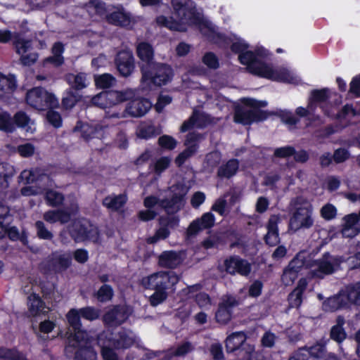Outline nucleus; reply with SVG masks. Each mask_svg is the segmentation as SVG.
Masks as SVG:
<instances>
[{"label":"nucleus","mask_w":360,"mask_h":360,"mask_svg":"<svg viewBox=\"0 0 360 360\" xmlns=\"http://www.w3.org/2000/svg\"><path fill=\"white\" fill-rule=\"evenodd\" d=\"M99 316V309L91 306L80 309L72 308L67 313V321L74 331V342L70 345L76 349L73 360H97V352L86 331L82 329L81 318L93 321L98 319Z\"/></svg>","instance_id":"obj_1"},{"label":"nucleus","mask_w":360,"mask_h":360,"mask_svg":"<svg viewBox=\"0 0 360 360\" xmlns=\"http://www.w3.org/2000/svg\"><path fill=\"white\" fill-rule=\"evenodd\" d=\"M179 279L173 271H160L143 277L141 285L144 289L154 290L149 297V302L151 306L157 307L167 299L169 293L175 291Z\"/></svg>","instance_id":"obj_2"},{"label":"nucleus","mask_w":360,"mask_h":360,"mask_svg":"<svg viewBox=\"0 0 360 360\" xmlns=\"http://www.w3.org/2000/svg\"><path fill=\"white\" fill-rule=\"evenodd\" d=\"M352 304L360 306V282L348 285L345 290L327 298L323 302V309L327 312H335L349 308Z\"/></svg>","instance_id":"obj_3"},{"label":"nucleus","mask_w":360,"mask_h":360,"mask_svg":"<svg viewBox=\"0 0 360 360\" xmlns=\"http://www.w3.org/2000/svg\"><path fill=\"white\" fill-rule=\"evenodd\" d=\"M141 72L142 84L160 87L166 85L174 76L172 68L165 63H155L150 68H143Z\"/></svg>","instance_id":"obj_4"},{"label":"nucleus","mask_w":360,"mask_h":360,"mask_svg":"<svg viewBox=\"0 0 360 360\" xmlns=\"http://www.w3.org/2000/svg\"><path fill=\"white\" fill-rule=\"evenodd\" d=\"M25 101L27 105L39 111L48 108H56L59 105L56 96L42 86L33 87L26 93Z\"/></svg>","instance_id":"obj_5"},{"label":"nucleus","mask_w":360,"mask_h":360,"mask_svg":"<svg viewBox=\"0 0 360 360\" xmlns=\"http://www.w3.org/2000/svg\"><path fill=\"white\" fill-rule=\"evenodd\" d=\"M72 264V255L68 252H52L39 265L41 271L44 274H62Z\"/></svg>","instance_id":"obj_6"},{"label":"nucleus","mask_w":360,"mask_h":360,"mask_svg":"<svg viewBox=\"0 0 360 360\" xmlns=\"http://www.w3.org/2000/svg\"><path fill=\"white\" fill-rule=\"evenodd\" d=\"M69 232L76 243L96 241L99 236L98 228L85 218L75 220L70 227Z\"/></svg>","instance_id":"obj_7"},{"label":"nucleus","mask_w":360,"mask_h":360,"mask_svg":"<svg viewBox=\"0 0 360 360\" xmlns=\"http://www.w3.org/2000/svg\"><path fill=\"white\" fill-rule=\"evenodd\" d=\"M135 96V90L127 89L122 91L107 90L93 98V102L101 108H110L128 101Z\"/></svg>","instance_id":"obj_8"},{"label":"nucleus","mask_w":360,"mask_h":360,"mask_svg":"<svg viewBox=\"0 0 360 360\" xmlns=\"http://www.w3.org/2000/svg\"><path fill=\"white\" fill-rule=\"evenodd\" d=\"M174 9L179 20H176L171 16L167 17L162 15L156 18V22L158 25L166 27L172 31H184L186 30L185 25L181 22V20H186L188 19L187 14L189 13V11L186 5L182 3L174 4Z\"/></svg>","instance_id":"obj_9"},{"label":"nucleus","mask_w":360,"mask_h":360,"mask_svg":"<svg viewBox=\"0 0 360 360\" xmlns=\"http://www.w3.org/2000/svg\"><path fill=\"white\" fill-rule=\"evenodd\" d=\"M312 214L313 207L310 204L307 206L297 207L290 218V226L294 227L295 231L301 229H308L311 228L314 222Z\"/></svg>","instance_id":"obj_10"},{"label":"nucleus","mask_w":360,"mask_h":360,"mask_svg":"<svg viewBox=\"0 0 360 360\" xmlns=\"http://www.w3.org/2000/svg\"><path fill=\"white\" fill-rule=\"evenodd\" d=\"M273 113L263 110H244L238 108L234 113V122L243 125H250L253 122L266 120Z\"/></svg>","instance_id":"obj_11"},{"label":"nucleus","mask_w":360,"mask_h":360,"mask_svg":"<svg viewBox=\"0 0 360 360\" xmlns=\"http://www.w3.org/2000/svg\"><path fill=\"white\" fill-rule=\"evenodd\" d=\"M224 266L226 273L231 275L238 274L243 276H247L252 270L250 263L238 255H231L226 258L224 261Z\"/></svg>","instance_id":"obj_12"},{"label":"nucleus","mask_w":360,"mask_h":360,"mask_svg":"<svg viewBox=\"0 0 360 360\" xmlns=\"http://www.w3.org/2000/svg\"><path fill=\"white\" fill-rule=\"evenodd\" d=\"M238 305L239 302L233 296L229 295L222 300L215 312L216 321L222 325L227 324L231 320L233 307Z\"/></svg>","instance_id":"obj_13"},{"label":"nucleus","mask_w":360,"mask_h":360,"mask_svg":"<svg viewBox=\"0 0 360 360\" xmlns=\"http://www.w3.org/2000/svg\"><path fill=\"white\" fill-rule=\"evenodd\" d=\"M317 269L313 271V275L322 278L325 275L332 274L339 267L340 261L329 252H325L321 259L316 261Z\"/></svg>","instance_id":"obj_14"},{"label":"nucleus","mask_w":360,"mask_h":360,"mask_svg":"<svg viewBox=\"0 0 360 360\" xmlns=\"http://www.w3.org/2000/svg\"><path fill=\"white\" fill-rule=\"evenodd\" d=\"M200 134L199 133L192 132L187 135L185 146L186 148L181 152L175 158V164L178 167H181L186 161L194 155L199 148L198 141L200 139Z\"/></svg>","instance_id":"obj_15"},{"label":"nucleus","mask_w":360,"mask_h":360,"mask_svg":"<svg viewBox=\"0 0 360 360\" xmlns=\"http://www.w3.org/2000/svg\"><path fill=\"white\" fill-rule=\"evenodd\" d=\"M115 63L119 74L124 77L130 76L135 68L134 58L129 51H120L115 56Z\"/></svg>","instance_id":"obj_16"},{"label":"nucleus","mask_w":360,"mask_h":360,"mask_svg":"<svg viewBox=\"0 0 360 360\" xmlns=\"http://www.w3.org/2000/svg\"><path fill=\"white\" fill-rule=\"evenodd\" d=\"M129 317L126 307L120 304L114 305L112 309L103 315V322L105 326H120Z\"/></svg>","instance_id":"obj_17"},{"label":"nucleus","mask_w":360,"mask_h":360,"mask_svg":"<svg viewBox=\"0 0 360 360\" xmlns=\"http://www.w3.org/2000/svg\"><path fill=\"white\" fill-rule=\"evenodd\" d=\"M215 222L214 215L209 212L204 213L201 217L193 220L188 226L186 233L188 237L196 236L199 232L211 229Z\"/></svg>","instance_id":"obj_18"},{"label":"nucleus","mask_w":360,"mask_h":360,"mask_svg":"<svg viewBox=\"0 0 360 360\" xmlns=\"http://www.w3.org/2000/svg\"><path fill=\"white\" fill-rule=\"evenodd\" d=\"M135 96L136 91L135 90ZM129 103L127 106V112L134 117H140L143 116L150 108L151 103L148 99L144 98H137L128 100Z\"/></svg>","instance_id":"obj_19"},{"label":"nucleus","mask_w":360,"mask_h":360,"mask_svg":"<svg viewBox=\"0 0 360 360\" xmlns=\"http://www.w3.org/2000/svg\"><path fill=\"white\" fill-rule=\"evenodd\" d=\"M136 54L141 60L139 63L141 71H142L143 68H150L151 65L155 63L154 61V49L149 42L141 41L139 43L136 47Z\"/></svg>","instance_id":"obj_20"},{"label":"nucleus","mask_w":360,"mask_h":360,"mask_svg":"<svg viewBox=\"0 0 360 360\" xmlns=\"http://www.w3.org/2000/svg\"><path fill=\"white\" fill-rule=\"evenodd\" d=\"M185 193H174L170 198H162L160 202V207L168 215L175 214L181 210L184 205Z\"/></svg>","instance_id":"obj_21"},{"label":"nucleus","mask_w":360,"mask_h":360,"mask_svg":"<svg viewBox=\"0 0 360 360\" xmlns=\"http://www.w3.org/2000/svg\"><path fill=\"white\" fill-rule=\"evenodd\" d=\"M250 72L261 77L276 81H284L285 79L283 73L278 72L268 64L259 60Z\"/></svg>","instance_id":"obj_22"},{"label":"nucleus","mask_w":360,"mask_h":360,"mask_svg":"<svg viewBox=\"0 0 360 360\" xmlns=\"http://www.w3.org/2000/svg\"><path fill=\"white\" fill-rule=\"evenodd\" d=\"M28 311L32 317L48 315L49 308L41 297L32 292L27 297Z\"/></svg>","instance_id":"obj_23"},{"label":"nucleus","mask_w":360,"mask_h":360,"mask_svg":"<svg viewBox=\"0 0 360 360\" xmlns=\"http://www.w3.org/2000/svg\"><path fill=\"white\" fill-rule=\"evenodd\" d=\"M308 283L305 278H301L297 286L288 296V302L290 308L299 309L303 301V295L307 289Z\"/></svg>","instance_id":"obj_24"},{"label":"nucleus","mask_w":360,"mask_h":360,"mask_svg":"<svg viewBox=\"0 0 360 360\" xmlns=\"http://www.w3.org/2000/svg\"><path fill=\"white\" fill-rule=\"evenodd\" d=\"M181 262L180 254L174 250L163 251L158 257V266L165 269H176Z\"/></svg>","instance_id":"obj_25"},{"label":"nucleus","mask_w":360,"mask_h":360,"mask_svg":"<svg viewBox=\"0 0 360 360\" xmlns=\"http://www.w3.org/2000/svg\"><path fill=\"white\" fill-rule=\"evenodd\" d=\"M210 122V116L205 113H200L195 110L191 117L185 120L180 127V131L185 133L192 129L196 124L198 127H203Z\"/></svg>","instance_id":"obj_26"},{"label":"nucleus","mask_w":360,"mask_h":360,"mask_svg":"<svg viewBox=\"0 0 360 360\" xmlns=\"http://www.w3.org/2000/svg\"><path fill=\"white\" fill-rule=\"evenodd\" d=\"M246 335L244 332H236L227 337L225 341L226 349L228 353L242 351L246 344Z\"/></svg>","instance_id":"obj_27"},{"label":"nucleus","mask_w":360,"mask_h":360,"mask_svg":"<svg viewBox=\"0 0 360 360\" xmlns=\"http://www.w3.org/2000/svg\"><path fill=\"white\" fill-rule=\"evenodd\" d=\"M43 218L49 224H65L71 219V212L67 209L50 210L44 214Z\"/></svg>","instance_id":"obj_28"},{"label":"nucleus","mask_w":360,"mask_h":360,"mask_svg":"<svg viewBox=\"0 0 360 360\" xmlns=\"http://www.w3.org/2000/svg\"><path fill=\"white\" fill-rule=\"evenodd\" d=\"M267 233L264 239L266 245L269 246H276L280 243V237L278 228V220L271 217L266 225Z\"/></svg>","instance_id":"obj_29"},{"label":"nucleus","mask_w":360,"mask_h":360,"mask_svg":"<svg viewBox=\"0 0 360 360\" xmlns=\"http://www.w3.org/2000/svg\"><path fill=\"white\" fill-rule=\"evenodd\" d=\"M330 97V91L328 88L311 90L308 102L309 110H311L312 112H314L317 108L318 103L326 102Z\"/></svg>","instance_id":"obj_30"},{"label":"nucleus","mask_w":360,"mask_h":360,"mask_svg":"<svg viewBox=\"0 0 360 360\" xmlns=\"http://www.w3.org/2000/svg\"><path fill=\"white\" fill-rule=\"evenodd\" d=\"M240 162L238 159L231 158L220 165L217 169V176L221 179H231L236 174L239 169Z\"/></svg>","instance_id":"obj_31"},{"label":"nucleus","mask_w":360,"mask_h":360,"mask_svg":"<svg viewBox=\"0 0 360 360\" xmlns=\"http://www.w3.org/2000/svg\"><path fill=\"white\" fill-rule=\"evenodd\" d=\"M134 338L124 329L120 330L112 340V345L116 349H129L134 345Z\"/></svg>","instance_id":"obj_32"},{"label":"nucleus","mask_w":360,"mask_h":360,"mask_svg":"<svg viewBox=\"0 0 360 360\" xmlns=\"http://www.w3.org/2000/svg\"><path fill=\"white\" fill-rule=\"evenodd\" d=\"M127 198L124 194L108 195L102 201L104 207L114 212L120 211L127 203Z\"/></svg>","instance_id":"obj_33"},{"label":"nucleus","mask_w":360,"mask_h":360,"mask_svg":"<svg viewBox=\"0 0 360 360\" xmlns=\"http://www.w3.org/2000/svg\"><path fill=\"white\" fill-rule=\"evenodd\" d=\"M44 198L46 204L51 207H60L63 205L65 198L63 193L53 188L44 190Z\"/></svg>","instance_id":"obj_34"},{"label":"nucleus","mask_w":360,"mask_h":360,"mask_svg":"<svg viewBox=\"0 0 360 360\" xmlns=\"http://www.w3.org/2000/svg\"><path fill=\"white\" fill-rule=\"evenodd\" d=\"M107 20L109 23L120 27H127L131 23L130 15L126 13L123 8L108 14Z\"/></svg>","instance_id":"obj_35"},{"label":"nucleus","mask_w":360,"mask_h":360,"mask_svg":"<svg viewBox=\"0 0 360 360\" xmlns=\"http://www.w3.org/2000/svg\"><path fill=\"white\" fill-rule=\"evenodd\" d=\"M65 79L70 85L69 89H72L75 91L82 90L86 86V75L84 72H79L77 75L68 73L65 75Z\"/></svg>","instance_id":"obj_36"},{"label":"nucleus","mask_w":360,"mask_h":360,"mask_svg":"<svg viewBox=\"0 0 360 360\" xmlns=\"http://www.w3.org/2000/svg\"><path fill=\"white\" fill-rule=\"evenodd\" d=\"M92 297L98 302H108L111 301L114 297L113 288L109 284H103L98 290L93 292Z\"/></svg>","instance_id":"obj_37"},{"label":"nucleus","mask_w":360,"mask_h":360,"mask_svg":"<svg viewBox=\"0 0 360 360\" xmlns=\"http://www.w3.org/2000/svg\"><path fill=\"white\" fill-rule=\"evenodd\" d=\"M81 99H82V95L78 91H73L72 89H68L63 93L62 102H61L62 106L65 110H70Z\"/></svg>","instance_id":"obj_38"},{"label":"nucleus","mask_w":360,"mask_h":360,"mask_svg":"<svg viewBox=\"0 0 360 360\" xmlns=\"http://www.w3.org/2000/svg\"><path fill=\"white\" fill-rule=\"evenodd\" d=\"M0 359L4 360H28L25 355L18 348L0 347Z\"/></svg>","instance_id":"obj_39"},{"label":"nucleus","mask_w":360,"mask_h":360,"mask_svg":"<svg viewBox=\"0 0 360 360\" xmlns=\"http://www.w3.org/2000/svg\"><path fill=\"white\" fill-rule=\"evenodd\" d=\"M160 133L161 131L153 124L141 126L136 131L137 136L145 140L156 137Z\"/></svg>","instance_id":"obj_40"},{"label":"nucleus","mask_w":360,"mask_h":360,"mask_svg":"<svg viewBox=\"0 0 360 360\" xmlns=\"http://www.w3.org/2000/svg\"><path fill=\"white\" fill-rule=\"evenodd\" d=\"M11 40L18 54L25 53L30 46V41L25 40L19 32L12 33Z\"/></svg>","instance_id":"obj_41"},{"label":"nucleus","mask_w":360,"mask_h":360,"mask_svg":"<svg viewBox=\"0 0 360 360\" xmlns=\"http://www.w3.org/2000/svg\"><path fill=\"white\" fill-rule=\"evenodd\" d=\"M74 131H79L81 132L82 137L86 141L94 139L96 134V130L92 126L87 123H83L81 121H78L77 122V124L74 128Z\"/></svg>","instance_id":"obj_42"},{"label":"nucleus","mask_w":360,"mask_h":360,"mask_svg":"<svg viewBox=\"0 0 360 360\" xmlns=\"http://www.w3.org/2000/svg\"><path fill=\"white\" fill-rule=\"evenodd\" d=\"M17 88V81L14 75L6 76L3 74L0 82V91L3 92H13Z\"/></svg>","instance_id":"obj_43"},{"label":"nucleus","mask_w":360,"mask_h":360,"mask_svg":"<svg viewBox=\"0 0 360 360\" xmlns=\"http://www.w3.org/2000/svg\"><path fill=\"white\" fill-rule=\"evenodd\" d=\"M239 62L244 65L247 66V69L250 72L252 68L255 66L258 59L256 58L255 53L252 51H245L243 53H240L238 55Z\"/></svg>","instance_id":"obj_44"},{"label":"nucleus","mask_w":360,"mask_h":360,"mask_svg":"<svg viewBox=\"0 0 360 360\" xmlns=\"http://www.w3.org/2000/svg\"><path fill=\"white\" fill-rule=\"evenodd\" d=\"M15 129L11 115L6 111L0 112V131L12 133Z\"/></svg>","instance_id":"obj_45"},{"label":"nucleus","mask_w":360,"mask_h":360,"mask_svg":"<svg viewBox=\"0 0 360 360\" xmlns=\"http://www.w3.org/2000/svg\"><path fill=\"white\" fill-rule=\"evenodd\" d=\"M227 240L230 243L229 248L231 249L238 248H242L245 247V243L242 240V235L236 230H229L226 233Z\"/></svg>","instance_id":"obj_46"},{"label":"nucleus","mask_w":360,"mask_h":360,"mask_svg":"<svg viewBox=\"0 0 360 360\" xmlns=\"http://www.w3.org/2000/svg\"><path fill=\"white\" fill-rule=\"evenodd\" d=\"M304 266V261L300 260L297 258L292 259L288 264V266L285 269L283 274L285 276L289 274L292 276V278L297 276V274L301 271Z\"/></svg>","instance_id":"obj_47"},{"label":"nucleus","mask_w":360,"mask_h":360,"mask_svg":"<svg viewBox=\"0 0 360 360\" xmlns=\"http://www.w3.org/2000/svg\"><path fill=\"white\" fill-rule=\"evenodd\" d=\"M115 82V77L108 73L98 75L95 78L96 86L100 89H108L112 86Z\"/></svg>","instance_id":"obj_48"},{"label":"nucleus","mask_w":360,"mask_h":360,"mask_svg":"<svg viewBox=\"0 0 360 360\" xmlns=\"http://www.w3.org/2000/svg\"><path fill=\"white\" fill-rule=\"evenodd\" d=\"M221 160V153L217 150H214L205 155V162L207 167L214 169L219 166Z\"/></svg>","instance_id":"obj_49"},{"label":"nucleus","mask_w":360,"mask_h":360,"mask_svg":"<svg viewBox=\"0 0 360 360\" xmlns=\"http://www.w3.org/2000/svg\"><path fill=\"white\" fill-rule=\"evenodd\" d=\"M54 108H48L46 112L47 121L55 128H59L63 124V120L60 114L55 111Z\"/></svg>","instance_id":"obj_50"},{"label":"nucleus","mask_w":360,"mask_h":360,"mask_svg":"<svg viewBox=\"0 0 360 360\" xmlns=\"http://www.w3.org/2000/svg\"><path fill=\"white\" fill-rule=\"evenodd\" d=\"M302 348L309 354V357L321 359L324 356L325 346L323 344L316 343L309 347H304Z\"/></svg>","instance_id":"obj_51"},{"label":"nucleus","mask_w":360,"mask_h":360,"mask_svg":"<svg viewBox=\"0 0 360 360\" xmlns=\"http://www.w3.org/2000/svg\"><path fill=\"white\" fill-rule=\"evenodd\" d=\"M158 145L163 149L172 150L177 145L176 140L169 135H162L158 139Z\"/></svg>","instance_id":"obj_52"},{"label":"nucleus","mask_w":360,"mask_h":360,"mask_svg":"<svg viewBox=\"0 0 360 360\" xmlns=\"http://www.w3.org/2000/svg\"><path fill=\"white\" fill-rule=\"evenodd\" d=\"M202 63L210 69L216 70L219 67V59L213 52H207L202 58Z\"/></svg>","instance_id":"obj_53"},{"label":"nucleus","mask_w":360,"mask_h":360,"mask_svg":"<svg viewBox=\"0 0 360 360\" xmlns=\"http://www.w3.org/2000/svg\"><path fill=\"white\" fill-rule=\"evenodd\" d=\"M13 119V126L15 127L24 128L30 122L29 116L24 111H18L17 112Z\"/></svg>","instance_id":"obj_54"},{"label":"nucleus","mask_w":360,"mask_h":360,"mask_svg":"<svg viewBox=\"0 0 360 360\" xmlns=\"http://www.w3.org/2000/svg\"><path fill=\"white\" fill-rule=\"evenodd\" d=\"M337 215V209L336 207L330 204L327 203L323 205L321 209V216L327 221H330L334 219Z\"/></svg>","instance_id":"obj_55"},{"label":"nucleus","mask_w":360,"mask_h":360,"mask_svg":"<svg viewBox=\"0 0 360 360\" xmlns=\"http://www.w3.org/2000/svg\"><path fill=\"white\" fill-rule=\"evenodd\" d=\"M35 226L37 231V236L40 239L51 240L53 238V233L46 228L45 224L43 221H36Z\"/></svg>","instance_id":"obj_56"},{"label":"nucleus","mask_w":360,"mask_h":360,"mask_svg":"<svg viewBox=\"0 0 360 360\" xmlns=\"http://www.w3.org/2000/svg\"><path fill=\"white\" fill-rule=\"evenodd\" d=\"M295 153V148L291 146H286L275 149L274 155L278 158H287L292 156Z\"/></svg>","instance_id":"obj_57"},{"label":"nucleus","mask_w":360,"mask_h":360,"mask_svg":"<svg viewBox=\"0 0 360 360\" xmlns=\"http://www.w3.org/2000/svg\"><path fill=\"white\" fill-rule=\"evenodd\" d=\"M330 337L333 340L338 343H341L346 339L347 333L344 328H340L333 326L330 329Z\"/></svg>","instance_id":"obj_58"},{"label":"nucleus","mask_w":360,"mask_h":360,"mask_svg":"<svg viewBox=\"0 0 360 360\" xmlns=\"http://www.w3.org/2000/svg\"><path fill=\"white\" fill-rule=\"evenodd\" d=\"M279 117L283 122L290 126L296 125L300 122V119L290 111H281Z\"/></svg>","instance_id":"obj_59"},{"label":"nucleus","mask_w":360,"mask_h":360,"mask_svg":"<svg viewBox=\"0 0 360 360\" xmlns=\"http://www.w3.org/2000/svg\"><path fill=\"white\" fill-rule=\"evenodd\" d=\"M18 153L23 158H30L34 153L35 148L32 143H26L18 146Z\"/></svg>","instance_id":"obj_60"},{"label":"nucleus","mask_w":360,"mask_h":360,"mask_svg":"<svg viewBox=\"0 0 360 360\" xmlns=\"http://www.w3.org/2000/svg\"><path fill=\"white\" fill-rule=\"evenodd\" d=\"M333 158L335 163H342L349 158V153L346 148H340L334 151Z\"/></svg>","instance_id":"obj_61"},{"label":"nucleus","mask_w":360,"mask_h":360,"mask_svg":"<svg viewBox=\"0 0 360 360\" xmlns=\"http://www.w3.org/2000/svg\"><path fill=\"white\" fill-rule=\"evenodd\" d=\"M195 302L200 308H204L210 305L211 299L207 293L205 292H200L195 295Z\"/></svg>","instance_id":"obj_62"},{"label":"nucleus","mask_w":360,"mask_h":360,"mask_svg":"<svg viewBox=\"0 0 360 360\" xmlns=\"http://www.w3.org/2000/svg\"><path fill=\"white\" fill-rule=\"evenodd\" d=\"M276 338L277 337L274 333L265 332L261 340L262 345L264 347L271 348L274 346Z\"/></svg>","instance_id":"obj_63"},{"label":"nucleus","mask_w":360,"mask_h":360,"mask_svg":"<svg viewBox=\"0 0 360 360\" xmlns=\"http://www.w3.org/2000/svg\"><path fill=\"white\" fill-rule=\"evenodd\" d=\"M349 92L356 98L360 97V74L352 78L349 84Z\"/></svg>","instance_id":"obj_64"}]
</instances>
